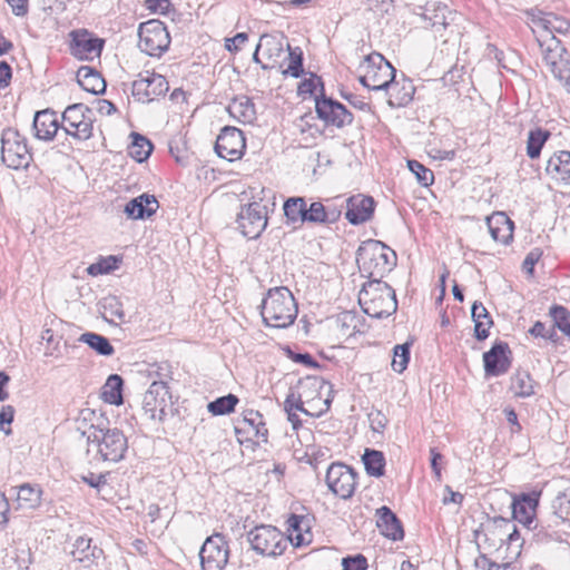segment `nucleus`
I'll return each instance as SVG.
<instances>
[{
  "label": "nucleus",
  "instance_id": "f257e3e1",
  "mask_svg": "<svg viewBox=\"0 0 570 570\" xmlns=\"http://www.w3.org/2000/svg\"><path fill=\"white\" fill-rule=\"evenodd\" d=\"M297 314V303L288 287L276 286L267 291L261 304V315L266 326L287 328Z\"/></svg>",
  "mask_w": 570,
  "mask_h": 570
},
{
  "label": "nucleus",
  "instance_id": "f03ea898",
  "mask_svg": "<svg viewBox=\"0 0 570 570\" xmlns=\"http://www.w3.org/2000/svg\"><path fill=\"white\" fill-rule=\"evenodd\" d=\"M396 254L380 240L368 239L357 249L356 263L363 276L381 279L396 266Z\"/></svg>",
  "mask_w": 570,
  "mask_h": 570
},
{
  "label": "nucleus",
  "instance_id": "7ed1b4c3",
  "mask_svg": "<svg viewBox=\"0 0 570 570\" xmlns=\"http://www.w3.org/2000/svg\"><path fill=\"white\" fill-rule=\"evenodd\" d=\"M88 434V453L95 450V460L116 463L124 459L128 450V441L124 432L117 428L91 425Z\"/></svg>",
  "mask_w": 570,
  "mask_h": 570
},
{
  "label": "nucleus",
  "instance_id": "20e7f679",
  "mask_svg": "<svg viewBox=\"0 0 570 570\" xmlns=\"http://www.w3.org/2000/svg\"><path fill=\"white\" fill-rule=\"evenodd\" d=\"M363 312L373 318H384L397 309L395 291L381 279H370L358 293Z\"/></svg>",
  "mask_w": 570,
  "mask_h": 570
},
{
  "label": "nucleus",
  "instance_id": "39448f33",
  "mask_svg": "<svg viewBox=\"0 0 570 570\" xmlns=\"http://www.w3.org/2000/svg\"><path fill=\"white\" fill-rule=\"evenodd\" d=\"M362 67L365 68V72L358 80L371 90H386L396 77V69L376 51L364 57Z\"/></svg>",
  "mask_w": 570,
  "mask_h": 570
},
{
  "label": "nucleus",
  "instance_id": "423d86ee",
  "mask_svg": "<svg viewBox=\"0 0 570 570\" xmlns=\"http://www.w3.org/2000/svg\"><path fill=\"white\" fill-rule=\"evenodd\" d=\"M173 395L167 382H151L142 397L144 415L154 422H164L173 414Z\"/></svg>",
  "mask_w": 570,
  "mask_h": 570
},
{
  "label": "nucleus",
  "instance_id": "0eeeda50",
  "mask_svg": "<svg viewBox=\"0 0 570 570\" xmlns=\"http://www.w3.org/2000/svg\"><path fill=\"white\" fill-rule=\"evenodd\" d=\"M1 159L12 169L27 168L32 160L26 137L14 128H6L1 134Z\"/></svg>",
  "mask_w": 570,
  "mask_h": 570
},
{
  "label": "nucleus",
  "instance_id": "6e6552de",
  "mask_svg": "<svg viewBox=\"0 0 570 570\" xmlns=\"http://www.w3.org/2000/svg\"><path fill=\"white\" fill-rule=\"evenodd\" d=\"M247 540L253 550L264 557L281 556L286 547L287 539L273 525H257L247 533Z\"/></svg>",
  "mask_w": 570,
  "mask_h": 570
},
{
  "label": "nucleus",
  "instance_id": "1a4fd4ad",
  "mask_svg": "<svg viewBox=\"0 0 570 570\" xmlns=\"http://www.w3.org/2000/svg\"><path fill=\"white\" fill-rule=\"evenodd\" d=\"M92 111L83 104L68 106L62 112V130L77 140L85 141L92 136Z\"/></svg>",
  "mask_w": 570,
  "mask_h": 570
},
{
  "label": "nucleus",
  "instance_id": "9d476101",
  "mask_svg": "<svg viewBox=\"0 0 570 570\" xmlns=\"http://www.w3.org/2000/svg\"><path fill=\"white\" fill-rule=\"evenodd\" d=\"M138 36V46L148 56H160L170 43L169 32L165 24L156 19L140 23Z\"/></svg>",
  "mask_w": 570,
  "mask_h": 570
},
{
  "label": "nucleus",
  "instance_id": "9b49d317",
  "mask_svg": "<svg viewBox=\"0 0 570 570\" xmlns=\"http://www.w3.org/2000/svg\"><path fill=\"white\" fill-rule=\"evenodd\" d=\"M356 472L341 463H332L326 471V484L338 499H351L356 485Z\"/></svg>",
  "mask_w": 570,
  "mask_h": 570
},
{
  "label": "nucleus",
  "instance_id": "f8f14e48",
  "mask_svg": "<svg viewBox=\"0 0 570 570\" xmlns=\"http://www.w3.org/2000/svg\"><path fill=\"white\" fill-rule=\"evenodd\" d=\"M199 558L203 570H224L229 558L225 537L219 533L208 537L202 546Z\"/></svg>",
  "mask_w": 570,
  "mask_h": 570
},
{
  "label": "nucleus",
  "instance_id": "ddd939ff",
  "mask_svg": "<svg viewBox=\"0 0 570 570\" xmlns=\"http://www.w3.org/2000/svg\"><path fill=\"white\" fill-rule=\"evenodd\" d=\"M168 88V81L164 76L146 70L132 81L131 94L137 101L146 104L165 95Z\"/></svg>",
  "mask_w": 570,
  "mask_h": 570
},
{
  "label": "nucleus",
  "instance_id": "4468645a",
  "mask_svg": "<svg viewBox=\"0 0 570 570\" xmlns=\"http://www.w3.org/2000/svg\"><path fill=\"white\" fill-rule=\"evenodd\" d=\"M237 224L245 237L250 239L259 237L267 226L266 206L254 202L242 207L237 215Z\"/></svg>",
  "mask_w": 570,
  "mask_h": 570
},
{
  "label": "nucleus",
  "instance_id": "2eb2a0df",
  "mask_svg": "<svg viewBox=\"0 0 570 570\" xmlns=\"http://www.w3.org/2000/svg\"><path fill=\"white\" fill-rule=\"evenodd\" d=\"M315 110L317 117L323 120L326 126L343 128L353 122L352 112L348 111L343 104L326 97L324 94L315 98Z\"/></svg>",
  "mask_w": 570,
  "mask_h": 570
},
{
  "label": "nucleus",
  "instance_id": "dca6fc26",
  "mask_svg": "<svg viewBox=\"0 0 570 570\" xmlns=\"http://www.w3.org/2000/svg\"><path fill=\"white\" fill-rule=\"evenodd\" d=\"M246 148L245 137L236 127L226 126L220 130L215 144V151L229 161L242 158Z\"/></svg>",
  "mask_w": 570,
  "mask_h": 570
},
{
  "label": "nucleus",
  "instance_id": "f3484780",
  "mask_svg": "<svg viewBox=\"0 0 570 570\" xmlns=\"http://www.w3.org/2000/svg\"><path fill=\"white\" fill-rule=\"evenodd\" d=\"M313 518L308 514L292 513L286 520L287 541L295 548L307 547L313 541Z\"/></svg>",
  "mask_w": 570,
  "mask_h": 570
},
{
  "label": "nucleus",
  "instance_id": "a211bd4d",
  "mask_svg": "<svg viewBox=\"0 0 570 570\" xmlns=\"http://www.w3.org/2000/svg\"><path fill=\"white\" fill-rule=\"evenodd\" d=\"M509 344L503 341L495 342L483 354L484 372L487 376H500L507 373L511 366Z\"/></svg>",
  "mask_w": 570,
  "mask_h": 570
},
{
  "label": "nucleus",
  "instance_id": "6ab92c4d",
  "mask_svg": "<svg viewBox=\"0 0 570 570\" xmlns=\"http://www.w3.org/2000/svg\"><path fill=\"white\" fill-rule=\"evenodd\" d=\"M375 208L374 199L370 196L355 195L346 199L345 218L352 225L368 220Z\"/></svg>",
  "mask_w": 570,
  "mask_h": 570
},
{
  "label": "nucleus",
  "instance_id": "aec40b11",
  "mask_svg": "<svg viewBox=\"0 0 570 570\" xmlns=\"http://www.w3.org/2000/svg\"><path fill=\"white\" fill-rule=\"evenodd\" d=\"M159 208V203L154 195L141 194L132 199H130L124 208V213L129 219H148Z\"/></svg>",
  "mask_w": 570,
  "mask_h": 570
},
{
  "label": "nucleus",
  "instance_id": "412c9836",
  "mask_svg": "<svg viewBox=\"0 0 570 570\" xmlns=\"http://www.w3.org/2000/svg\"><path fill=\"white\" fill-rule=\"evenodd\" d=\"M376 527L381 534L393 541H400L404 538V530L401 521L394 512L387 507L376 509Z\"/></svg>",
  "mask_w": 570,
  "mask_h": 570
},
{
  "label": "nucleus",
  "instance_id": "4be33fe9",
  "mask_svg": "<svg viewBox=\"0 0 570 570\" xmlns=\"http://www.w3.org/2000/svg\"><path fill=\"white\" fill-rule=\"evenodd\" d=\"M286 226L301 228L307 223V200L305 197H288L283 204Z\"/></svg>",
  "mask_w": 570,
  "mask_h": 570
},
{
  "label": "nucleus",
  "instance_id": "5701e85b",
  "mask_svg": "<svg viewBox=\"0 0 570 570\" xmlns=\"http://www.w3.org/2000/svg\"><path fill=\"white\" fill-rule=\"evenodd\" d=\"M32 128L36 138L51 140L59 129L56 112L49 109L37 111L33 117Z\"/></svg>",
  "mask_w": 570,
  "mask_h": 570
},
{
  "label": "nucleus",
  "instance_id": "b1692460",
  "mask_svg": "<svg viewBox=\"0 0 570 570\" xmlns=\"http://www.w3.org/2000/svg\"><path fill=\"white\" fill-rule=\"evenodd\" d=\"M546 173L552 179L570 185V151L554 153L547 163Z\"/></svg>",
  "mask_w": 570,
  "mask_h": 570
},
{
  "label": "nucleus",
  "instance_id": "393cba45",
  "mask_svg": "<svg viewBox=\"0 0 570 570\" xmlns=\"http://www.w3.org/2000/svg\"><path fill=\"white\" fill-rule=\"evenodd\" d=\"M487 225L493 240L509 244L513 238V222L504 213H495L487 218Z\"/></svg>",
  "mask_w": 570,
  "mask_h": 570
},
{
  "label": "nucleus",
  "instance_id": "a878e982",
  "mask_svg": "<svg viewBox=\"0 0 570 570\" xmlns=\"http://www.w3.org/2000/svg\"><path fill=\"white\" fill-rule=\"evenodd\" d=\"M386 91L389 94L390 106L404 107L412 101L415 94V87L412 80L403 77L401 81L394 79Z\"/></svg>",
  "mask_w": 570,
  "mask_h": 570
},
{
  "label": "nucleus",
  "instance_id": "bb28decb",
  "mask_svg": "<svg viewBox=\"0 0 570 570\" xmlns=\"http://www.w3.org/2000/svg\"><path fill=\"white\" fill-rule=\"evenodd\" d=\"M424 18L431 22L432 28L439 30V28L446 29L460 18V16L449 10L446 4L432 3L426 4L424 9Z\"/></svg>",
  "mask_w": 570,
  "mask_h": 570
},
{
  "label": "nucleus",
  "instance_id": "cd10ccee",
  "mask_svg": "<svg viewBox=\"0 0 570 570\" xmlns=\"http://www.w3.org/2000/svg\"><path fill=\"white\" fill-rule=\"evenodd\" d=\"M77 82L87 92L94 95L104 94L106 82L101 75L90 66H81L77 71Z\"/></svg>",
  "mask_w": 570,
  "mask_h": 570
},
{
  "label": "nucleus",
  "instance_id": "c85d7f7f",
  "mask_svg": "<svg viewBox=\"0 0 570 570\" xmlns=\"http://www.w3.org/2000/svg\"><path fill=\"white\" fill-rule=\"evenodd\" d=\"M70 554L75 561L83 563L86 567L92 564L102 556V550L96 546H91V539L87 537H78L73 543Z\"/></svg>",
  "mask_w": 570,
  "mask_h": 570
},
{
  "label": "nucleus",
  "instance_id": "c756f323",
  "mask_svg": "<svg viewBox=\"0 0 570 570\" xmlns=\"http://www.w3.org/2000/svg\"><path fill=\"white\" fill-rule=\"evenodd\" d=\"M240 424L243 425H237L235 428L237 434H240L242 431H246L247 433L252 432L255 438H259L263 442H267L268 430L263 421V415L259 412L253 410L247 411L244 414Z\"/></svg>",
  "mask_w": 570,
  "mask_h": 570
},
{
  "label": "nucleus",
  "instance_id": "7c9ffc66",
  "mask_svg": "<svg viewBox=\"0 0 570 570\" xmlns=\"http://www.w3.org/2000/svg\"><path fill=\"white\" fill-rule=\"evenodd\" d=\"M228 112L243 124H253L256 120L255 105L246 96L233 99L228 105Z\"/></svg>",
  "mask_w": 570,
  "mask_h": 570
},
{
  "label": "nucleus",
  "instance_id": "2f4dec72",
  "mask_svg": "<svg viewBox=\"0 0 570 570\" xmlns=\"http://www.w3.org/2000/svg\"><path fill=\"white\" fill-rule=\"evenodd\" d=\"M471 316L474 322V336L478 341H483L489 336V328L493 321L488 309L480 302H474L471 307Z\"/></svg>",
  "mask_w": 570,
  "mask_h": 570
},
{
  "label": "nucleus",
  "instance_id": "473e14b6",
  "mask_svg": "<svg viewBox=\"0 0 570 570\" xmlns=\"http://www.w3.org/2000/svg\"><path fill=\"white\" fill-rule=\"evenodd\" d=\"M341 216V210L331 209L321 202H313L307 205V223L309 224H332Z\"/></svg>",
  "mask_w": 570,
  "mask_h": 570
},
{
  "label": "nucleus",
  "instance_id": "72a5a7b5",
  "mask_svg": "<svg viewBox=\"0 0 570 570\" xmlns=\"http://www.w3.org/2000/svg\"><path fill=\"white\" fill-rule=\"evenodd\" d=\"M72 41L75 55L80 56V58L94 53L100 55L104 47V41L101 39L92 38L87 32L73 36Z\"/></svg>",
  "mask_w": 570,
  "mask_h": 570
},
{
  "label": "nucleus",
  "instance_id": "f704fd0d",
  "mask_svg": "<svg viewBox=\"0 0 570 570\" xmlns=\"http://www.w3.org/2000/svg\"><path fill=\"white\" fill-rule=\"evenodd\" d=\"M533 22L551 35V40L557 45L559 41L554 37V32L564 35L570 30V21L564 18L558 17L553 13H547Z\"/></svg>",
  "mask_w": 570,
  "mask_h": 570
},
{
  "label": "nucleus",
  "instance_id": "c9c22d12",
  "mask_svg": "<svg viewBox=\"0 0 570 570\" xmlns=\"http://www.w3.org/2000/svg\"><path fill=\"white\" fill-rule=\"evenodd\" d=\"M547 63L549 65L550 71L561 85L570 90V62L562 55L558 59L552 53L549 47V53L546 56Z\"/></svg>",
  "mask_w": 570,
  "mask_h": 570
},
{
  "label": "nucleus",
  "instance_id": "e433bc0d",
  "mask_svg": "<svg viewBox=\"0 0 570 570\" xmlns=\"http://www.w3.org/2000/svg\"><path fill=\"white\" fill-rule=\"evenodd\" d=\"M538 503L539 501H512L511 509L513 519L528 529H531L534 522Z\"/></svg>",
  "mask_w": 570,
  "mask_h": 570
},
{
  "label": "nucleus",
  "instance_id": "4c0bfd02",
  "mask_svg": "<svg viewBox=\"0 0 570 570\" xmlns=\"http://www.w3.org/2000/svg\"><path fill=\"white\" fill-rule=\"evenodd\" d=\"M122 386L124 380L118 374H111L102 386L101 396L109 404H122Z\"/></svg>",
  "mask_w": 570,
  "mask_h": 570
},
{
  "label": "nucleus",
  "instance_id": "58836bf2",
  "mask_svg": "<svg viewBox=\"0 0 570 570\" xmlns=\"http://www.w3.org/2000/svg\"><path fill=\"white\" fill-rule=\"evenodd\" d=\"M502 531L507 535L505 539H502V542L507 544L510 558H517L521 553L523 539L521 538L515 524L509 520L502 519Z\"/></svg>",
  "mask_w": 570,
  "mask_h": 570
},
{
  "label": "nucleus",
  "instance_id": "ea45409f",
  "mask_svg": "<svg viewBox=\"0 0 570 570\" xmlns=\"http://www.w3.org/2000/svg\"><path fill=\"white\" fill-rule=\"evenodd\" d=\"M284 45L281 37L264 33L257 43V50H262L263 56L268 60H275L283 53Z\"/></svg>",
  "mask_w": 570,
  "mask_h": 570
},
{
  "label": "nucleus",
  "instance_id": "a19ab883",
  "mask_svg": "<svg viewBox=\"0 0 570 570\" xmlns=\"http://www.w3.org/2000/svg\"><path fill=\"white\" fill-rule=\"evenodd\" d=\"M550 136L551 134L549 130L542 128L531 129L528 134L527 140V156L530 159L539 158L541 150Z\"/></svg>",
  "mask_w": 570,
  "mask_h": 570
},
{
  "label": "nucleus",
  "instance_id": "79ce46f5",
  "mask_svg": "<svg viewBox=\"0 0 570 570\" xmlns=\"http://www.w3.org/2000/svg\"><path fill=\"white\" fill-rule=\"evenodd\" d=\"M132 141L128 147V154L138 163L147 160L153 151V144L145 136L132 132Z\"/></svg>",
  "mask_w": 570,
  "mask_h": 570
},
{
  "label": "nucleus",
  "instance_id": "37998d69",
  "mask_svg": "<svg viewBox=\"0 0 570 570\" xmlns=\"http://www.w3.org/2000/svg\"><path fill=\"white\" fill-rule=\"evenodd\" d=\"M362 461L367 474L376 478L384 474L385 458L381 451L366 449L362 456Z\"/></svg>",
  "mask_w": 570,
  "mask_h": 570
},
{
  "label": "nucleus",
  "instance_id": "c03bdc74",
  "mask_svg": "<svg viewBox=\"0 0 570 570\" xmlns=\"http://www.w3.org/2000/svg\"><path fill=\"white\" fill-rule=\"evenodd\" d=\"M102 317L110 323H124L126 314L122 308V303L116 296L105 297L101 302Z\"/></svg>",
  "mask_w": 570,
  "mask_h": 570
},
{
  "label": "nucleus",
  "instance_id": "a18cd8bd",
  "mask_svg": "<svg viewBox=\"0 0 570 570\" xmlns=\"http://www.w3.org/2000/svg\"><path fill=\"white\" fill-rule=\"evenodd\" d=\"M79 342L87 344L90 348L104 356L114 354L115 348L109 340L100 334L87 332L80 335Z\"/></svg>",
  "mask_w": 570,
  "mask_h": 570
},
{
  "label": "nucleus",
  "instance_id": "49530a36",
  "mask_svg": "<svg viewBox=\"0 0 570 570\" xmlns=\"http://www.w3.org/2000/svg\"><path fill=\"white\" fill-rule=\"evenodd\" d=\"M7 495H10L11 498L16 495V499H30L31 497L40 499L42 495V489L38 484L23 483L18 487H10L4 491H0V499H7Z\"/></svg>",
  "mask_w": 570,
  "mask_h": 570
},
{
  "label": "nucleus",
  "instance_id": "de8ad7c7",
  "mask_svg": "<svg viewBox=\"0 0 570 570\" xmlns=\"http://www.w3.org/2000/svg\"><path fill=\"white\" fill-rule=\"evenodd\" d=\"M511 390L519 397H529L534 393L533 381L528 372H518L511 379Z\"/></svg>",
  "mask_w": 570,
  "mask_h": 570
},
{
  "label": "nucleus",
  "instance_id": "09e8293b",
  "mask_svg": "<svg viewBox=\"0 0 570 570\" xmlns=\"http://www.w3.org/2000/svg\"><path fill=\"white\" fill-rule=\"evenodd\" d=\"M238 402V397L235 394L229 393L209 402L207 409L213 415H225L234 412Z\"/></svg>",
  "mask_w": 570,
  "mask_h": 570
},
{
  "label": "nucleus",
  "instance_id": "8fccbe9b",
  "mask_svg": "<svg viewBox=\"0 0 570 570\" xmlns=\"http://www.w3.org/2000/svg\"><path fill=\"white\" fill-rule=\"evenodd\" d=\"M288 50V65L287 68L283 71V75L292 76L293 78H299L304 73L303 67V50L299 47H291L287 45Z\"/></svg>",
  "mask_w": 570,
  "mask_h": 570
},
{
  "label": "nucleus",
  "instance_id": "3c124183",
  "mask_svg": "<svg viewBox=\"0 0 570 570\" xmlns=\"http://www.w3.org/2000/svg\"><path fill=\"white\" fill-rule=\"evenodd\" d=\"M119 263H120V259L112 255L107 256V257H101V258H99L98 262H96L87 267V273L91 276L108 274V273L117 269Z\"/></svg>",
  "mask_w": 570,
  "mask_h": 570
},
{
  "label": "nucleus",
  "instance_id": "603ef678",
  "mask_svg": "<svg viewBox=\"0 0 570 570\" xmlns=\"http://www.w3.org/2000/svg\"><path fill=\"white\" fill-rule=\"evenodd\" d=\"M550 315L554 326L570 338V311L561 305H553Z\"/></svg>",
  "mask_w": 570,
  "mask_h": 570
},
{
  "label": "nucleus",
  "instance_id": "864d4df0",
  "mask_svg": "<svg viewBox=\"0 0 570 570\" xmlns=\"http://www.w3.org/2000/svg\"><path fill=\"white\" fill-rule=\"evenodd\" d=\"M409 170L415 176L417 183L424 187H429L434 181V174L417 160H407Z\"/></svg>",
  "mask_w": 570,
  "mask_h": 570
},
{
  "label": "nucleus",
  "instance_id": "5fc2aeb1",
  "mask_svg": "<svg viewBox=\"0 0 570 570\" xmlns=\"http://www.w3.org/2000/svg\"><path fill=\"white\" fill-rule=\"evenodd\" d=\"M410 343L396 345L394 347V356L392 361V368L396 373H402L407 367L410 361Z\"/></svg>",
  "mask_w": 570,
  "mask_h": 570
},
{
  "label": "nucleus",
  "instance_id": "6e6d98bb",
  "mask_svg": "<svg viewBox=\"0 0 570 570\" xmlns=\"http://www.w3.org/2000/svg\"><path fill=\"white\" fill-rule=\"evenodd\" d=\"M317 85L321 86V90L323 92L324 91V85H323L321 78L317 77L314 73H311L309 78H306V79H304V80H302L299 82L298 88H297V92L301 96L314 95Z\"/></svg>",
  "mask_w": 570,
  "mask_h": 570
},
{
  "label": "nucleus",
  "instance_id": "4d7b16f0",
  "mask_svg": "<svg viewBox=\"0 0 570 570\" xmlns=\"http://www.w3.org/2000/svg\"><path fill=\"white\" fill-rule=\"evenodd\" d=\"M343 570H366L367 560L363 554L344 558L342 561Z\"/></svg>",
  "mask_w": 570,
  "mask_h": 570
},
{
  "label": "nucleus",
  "instance_id": "13d9d810",
  "mask_svg": "<svg viewBox=\"0 0 570 570\" xmlns=\"http://www.w3.org/2000/svg\"><path fill=\"white\" fill-rule=\"evenodd\" d=\"M284 410L285 412L289 411H301L305 414H308L307 410L303 406V401L301 394H296L295 392H291L285 401H284Z\"/></svg>",
  "mask_w": 570,
  "mask_h": 570
},
{
  "label": "nucleus",
  "instance_id": "bf43d9fd",
  "mask_svg": "<svg viewBox=\"0 0 570 570\" xmlns=\"http://www.w3.org/2000/svg\"><path fill=\"white\" fill-rule=\"evenodd\" d=\"M541 256L542 250L540 248H533L532 250H530L522 263L523 272H525L529 275H533L534 266L539 262Z\"/></svg>",
  "mask_w": 570,
  "mask_h": 570
},
{
  "label": "nucleus",
  "instance_id": "052dcab7",
  "mask_svg": "<svg viewBox=\"0 0 570 570\" xmlns=\"http://www.w3.org/2000/svg\"><path fill=\"white\" fill-rule=\"evenodd\" d=\"M247 40L248 35L246 32H238L233 38L225 39V49L229 52H237Z\"/></svg>",
  "mask_w": 570,
  "mask_h": 570
},
{
  "label": "nucleus",
  "instance_id": "680f3d73",
  "mask_svg": "<svg viewBox=\"0 0 570 570\" xmlns=\"http://www.w3.org/2000/svg\"><path fill=\"white\" fill-rule=\"evenodd\" d=\"M14 407L12 405H4L0 411V431L7 435L11 433V429H6L4 425H10L14 417Z\"/></svg>",
  "mask_w": 570,
  "mask_h": 570
},
{
  "label": "nucleus",
  "instance_id": "e2e57ef3",
  "mask_svg": "<svg viewBox=\"0 0 570 570\" xmlns=\"http://www.w3.org/2000/svg\"><path fill=\"white\" fill-rule=\"evenodd\" d=\"M371 429L374 432H383L384 428L386 426L387 419L384 414H382L380 411L372 412L368 414Z\"/></svg>",
  "mask_w": 570,
  "mask_h": 570
},
{
  "label": "nucleus",
  "instance_id": "0e129e2a",
  "mask_svg": "<svg viewBox=\"0 0 570 570\" xmlns=\"http://www.w3.org/2000/svg\"><path fill=\"white\" fill-rule=\"evenodd\" d=\"M156 370L150 372V375L155 374L157 380H154L153 382H167L171 379V371L170 366L167 363H161L155 365Z\"/></svg>",
  "mask_w": 570,
  "mask_h": 570
},
{
  "label": "nucleus",
  "instance_id": "69168bd1",
  "mask_svg": "<svg viewBox=\"0 0 570 570\" xmlns=\"http://www.w3.org/2000/svg\"><path fill=\"white\" fill-rule=\"evenodd\" d=\"M554 513L563 521L570 520V501H554Z\"/></svg>",
  "mask_w": 570,
  "mask_h": 570
},
{
  "label": "nucleus",
  "instance_id": "338daca9",
  "mask_svg": "<svg viewBox=\"0 0 570 570\" xmlns=\"http://www.w3.org/2000/svg\"><path fill=\"white\" fill-rule=\"evenodd\" d=\"M11 7L12 13L17 17H24L28 13V0H6Z\"/></svg>",
  "mask_w": 570,
  "mask_h": 570
},
{
  "label": "nucleus",
  "instance_id": "774afa93",
  "mask_svg": "<svg viewBox=\"0 0 570 570\" xmlns=\"http://www.w3.org/2000/svg\"><path fill=\"white\" fill-rule=\"evenodd\" d=\"M12 70L8 62L0 61V90L9 86Z\"/></svg>",
  "mask_w": 570,
  "mask_h": 570
}]
</instances>
